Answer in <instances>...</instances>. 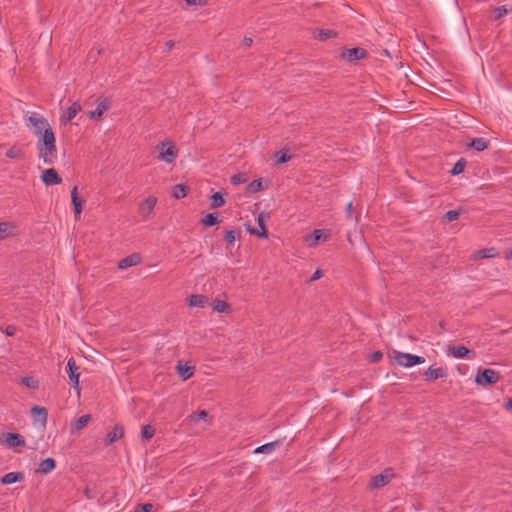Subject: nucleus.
I'll use <instances>...</instances> for the list:
<instances>
[{"label": "nucleus", "instance_id": "4be33fe9", "mask_svg": "<svg viewBox=\"0 0 512 512\" xmlns=\"http://www.w3.org/2000/svg\"><path fill=\"white\" fill-rule=\"evenodd\" d=\"M445 375L446 371L441 367L430 366L425 372V377L428 380H437L439 378H443Z\"/></svg>", "mask_w": 512, "mask_h": 512}, {"label": "nucleus", "instance_id": "a878e982", "mask_svg": "<svg viewBox=\"0 0 512 512\" xmlns=\"http://www.w3.org/2000/svg\"><path fill=\"white\" fill-rule=\"evenodd\" d=\"M213 310L218 313H230L231 307L230 305L224 301V300H214L212 303Z\"/></svg>", "mask_w": 512, "mask_h": 512}, {"label": "nucleus", "instance_id": "20e7f679", "mask_svg": "<svg viewBox=\"0 0 512 512\" xmlns=\"http://www.w3.org/2000/svg\"><path fill=\"white\" fill-rule=\"evenodd\" d=\"M395 477L394 470L392 468H386L380 474L372 477L369 482L368 488L370 490L379 489L386 486Z\"/></svg>", "mask_w": 512, "mask_h": 512}, {"label": "nucleus", "instance_id": "bb28decb", "mask_svg": "<svg viewBox=\"0 0 512 512\" xmlns=\"http://www.w3.org/2000/svg\"><path fill=\"white\" fill-rule=\"evenodd\" d=\"M334 36H336V33L331 29H318L314 32V37L320 41H325Z\"/></svg>", "mask_w": 512, "mask_h": 512}, {"label": "nucleus", "instance_id": "dca6fc26", "mask_svg": "<svg viewBox=\"0 0 512 512\" xmlns=\"http://www.w3.org/2000/svg\"><path fill=\"white\" fill-rule=\"evenodd\" d=\"M268 216L265 213H260L257 217V223L259 228L262 229V232H258L257 229L250 228L249 226L246 227L247 231L251 234L257 235L261 238H268V232L265 228V220Z\"/></svg>", "mask_w": 512, "mask_h": 512}, {"label": "nucleus", "instance_id": "9b49d317", "mask_svg": "<svg viewBox=\"0 0 512 512\" xmlns=\"http://www.w3.org/2000/svg\"><path fill=\"white\" fill-rule=\"evenodd\" d=\"M41 180L46 186H52L62 183V178L54 168L46 169L42 172Z\"/></svg>", "mask_w": 512, "mask_h": 512}, {"label": "nucleus", "instance_id": "c85d7f7f", "mask_svg": "<svg viewBox=\"0 0 512 512\" xmlns=\"http://www.w3.org/2000/svg\"><path fill=\"white\" fill-rule=\"evenodd\" d=\"M187 195V188L183 184H177L172 189V196L175 199H182Z\"/></svg>", "mask_w": 512, "mask_h": 512}, {"label": "nucleus", "instance_id": "ea45409f", "mask_svg": "<svg viewBox=\"0 0 512 512\" xmlns=\"http://www.w3.org/2000/svg\"><path fill=\"white\" fill-rule=\"evenodd\" d=\"M262 189H263V184H262L261 179L254 180L251 183H249V185H248V191L251 193H256Z\"/></svg>", "mask_w": 512, "mask_h": 512}, {"label": "nucleus", "instance_id": "473e14b6", "mask_svg": "<svg viewBox=\"0 0 512 512\" xmlns=\"http://www.w3.org/2000/svg\"><path fill=\"white\" fill-rule=\"evenodd\" d=\"M497 254H498L497 250L492 247V248H485V249L479 250L476 253V257L481 258V259L492 258V257H495Z\"/></svg>", "mask_w": 512, "mask_h": 512}, {"label": "nucleus", "instance_id": "393cba45", "mask_svg": "<svg viewBox=\"0 0 512 512\" xmlns=\"http://www.w3.org/2000/svg\"><path fill=\"white\" fill-rule=\"evenodd\" d=\"M489 145V141L485 138H475L472 139L469 143H467L468 147H471L477 151L485 150Z\"/></svg>", "mask_w": 512, "mask_h": 512}, {"label": "nucleus", "instance_id": "f257e3e1", "mask_svg": "<svg viewBox=\"0 0 512 512\" xmlns=\"http://www.w3.org/2000/svg\"><path fill=\"white\" fill-rule=\"evenodd\" d=\"M26 119L27 126L38 138L36 148L39 159L46 165H54L58 159L56 136L48 120L37 112L28 113Z\"/></svg>", "mask_w": 512, "mask_h": 512}, {"label": "nucleus", "instance_id": "6e6d98bb", "mask_svg": "<svg viewBox=\"0 0 512 512\" xmlns=\"http://www.w3.org/2000/svg\"><path fill=\"white\" fill-rule=\"evenodd\" d=\"M352 209H353V206H352V203L350 202V203H348L347 208H346L348 216L352 215Z\"/></svg>", "mask_w": 512, "mask_h": 512}, {"label": "nucleus", "instance_id": "cd10ccee", "mask_svg": "<svg viewBox=\"0 0 512 512\" xmlns=\"http://www.w3.org/2000/svg\"><path fill=\"white\" fill-rule=\"evenodd\" d=\"M471 351L465 346H455L451 349V356L457 359H461L469 355Z\"/></svg>", "mask_w": 512, "mask_h": 512}, {"label": "nucleus", "instance_id": "0eeeda50", "mask_svg": "<svg viewBox=\"0 0 512 512\" xmlns=\"http://www.w3.org/2000/svg\"><path fill=\"white\" fill-rule=\"evenodd\" d=\"M329 238V235L322 229H316L312 233L304 237V242L309 248H314L319 242H325Z\"/></svg>", "mask_w": 512, "mask_h": 512}, {"label": "nucleus", "instance_id": "5701e85b", "mask_svg": "<svg viewBox=\"0 0 512 512\" xmlns=\"http://www.w3.org/2000/svg\"><path fill=\"white\" fill-rule=\"evenodd\" d=\"M176 368L179 376L184 381L190 379L194 374V367L189 366L187 364L182 365L179 363Z\"/></svg>", "mask_w": 512, "mask_h": 512}, {"label": "nucleus", "instance_id": "e433bc0d", "mask_svg": "<svg viewBox=\"0 0 512 512\" xmlns=\"http://www.w3.org/2000/svg\"><path fill=\"white\" fill-rule=\"evenodd\" d=\"M275 157H276L277 163H279V164L286 163V162H288L291 159V155L288 154L287 151H283V150L278 151L275 154Z\"/></svg>", "mask_w": 512, "mask_h": 512}, {"label": "nucleus", "instance_id": "7c9ffc66", "mask_svg": "<svg viewBox=\"0 0 512 512\" xmlns=\"http://www.w3.org/2000/svg\"><path fill=\"white\" fill-rule=\"evenodd\" d=\"M201 222L204 226L210 227L218 224L220 220L216 213H208L207 215H205Z\"/></svg>", "mask_w": 512, "mask_h": 512}, {"label": "nucleus", "instance_id": "aec40b11", "mask_svg": "<svg viewBox=\"0 0 512 512\" xmlns=\"http://www.w3.org/2000/svg\"><path fill=\"white\" fill-rule=\"evenodd\" d=\"M140 263V256L138 254H131L123 259H121L118 263L119 269H126L132 266H136Z\"/></svg>", "mask_w": 512, "mask_h": 512}, {"label": "nucleus", "instance_id": "6ab92c4d", "mask_svg": "<svg viewBox=\"0 0 512 512\" xmlns=\"http://www.w3.org/2000/svg\"><path fill=\"white\" fill-rule=\"evenodd\" d=\"M90 415H83L78 419L74 420L70 424L71 433H78L81 431L90 421Z\"/></svg>", "mask_w": 512, "mask_h": 512}, {"label": "nucleus", "instance_id": "6e6552de", "mask_svg": "<svg viewBox=\"0 0 512 512\" xmlns=\"http://www.w3.org/2000/svg\"><path fill=\"white\" fill-rule=\"evenodd\" d=\"M1 443L6 445L8 448L24 447L25 439L19 433H5L2 435Z\"/></svg>", "mask_w": 512, "mask_h": 512}, {"label": "nucleus", "instance_id": "c03bdc74", "mask_svg": "<svg viewBox=\"0 0 512 512\" xmlns=\"http://www.w3.org/2000/svg\"><path fill=\"white\" fill-rule=\"evenodd\" d=\"M246 182V177L242 173H238L231 177V183L234 185Z\"/></svg>", "mask_w": 512, "mask_h": 512}, {"label": "nucleus", "instance_id": "2eb2a0df", "mask_svg": "<svg viewBox=\"0 0 512 512\" xmlns=\"http://www.w3.org/2000/svg\"><path fill=\"white\" fill-rule=\"evenodd\" d=\"M111 103L109 99L104 98L102 99L96 109L89 112V117L92 119H100L103 114L110 109Z\"/></svg>", "mask_w": 512, "mask_h": 512}, {"label": "nucleus", "instance_id": "58836bf2", "mask_svg": "<svg viewBox=\"0 0 512 512\" xmlns=\"http://www.w3.org/2000/svg\"><path fill=\"white\" fill-rule=\"evenodd\" d=\"M154 428L151 425H145L141 430V437L144 440L151 439L154 435Z\"/></svg>", "mask_w": 512, "mask_h": 512}, {"label": "nucleus", "instance_id": "9d476101", "mask_svg": "<svg viewBox=\"0 0 512 512\" xmlns=\"http://www.w3.org/2000/svg\"><path fill=\"white\" fill-rule=\"evenodd\" d=\"M67 372L69 379L73 384V387L79 390V366H77L76 361L73 357L69 358L67 361Z\"/></svg>", "mask_w": 512, "mask_h": 512}, {"label": "nucleus", "instance_id": "ddd939ff", "mask_svg": "<svg viewBox=\"0 0 512 512\" xmlns=\"http://www.w3.org/2000/svg\"><path fill=\"white\" fill-rule=\"evenodd\" d=\"M17 234L18 227L15 223L8 221L0 223V240L15 236Z\"/></svg>", "mask_w": 512, "mask_h": 512}, {"label": "nucleus", "instance_id": "f3484780", "mask_svg": "<svg viewBox=\"0 0 512 512\" xmlns=\"http://www.w3.org/2000/svg\"><path fill=\"white\" fill-rule=\"evenodd\" d=\"M31 415L34 421L40 422L41 426H45L47 423L48 412L47 409L40 406H34L31 409Z\"/></svg>", "mask_w": 512, "mask_h": 512}, {"label": "nucleus", "instance_id": "5fc2aeb1", "mask_svg": "<svg viewBox=\"0 0 512 512\" xmlns=\"http://www.w3.org/2000/svg\"><path fill=\"white\" fill-rule=\"evenodd\" d=\"M382 357V353L377 351L373 354V361H378Z\"/></svg>", "mask_w": 512, "mask_h": 512}, {"label": "nucleus", "instance_id": "7ed1b4c3", "mask_svg": "<svg viewBox=\"0 0 512 512\" xmlns=\"http://www.w3.org/2000/svg\"><path fill=\"white\" fill-rule=\"evenodd\" d=\"M393 358L402 367H412L414 365L423 364L425 358L422 356L413 355L410 353H404L399 351L393 352Z\"/></svg>", "mask_w": 512, "mask_h": 512}, {"label": "nucleus", "instance_id": "a211bd4d", "mask_svg": "<svg viewBox=\"0 0 512 512\" xmlns=\"http://www.w3.org/2000/svg\"><path fill=\"white\" fill-rule=\"evenodd\" d=\"M24 478L25 476L22 472H9L1 477L0 482L3 485H10L16 482H21Z\"/></svg>", "mask_w": 512, "mask_h": 512}, {"label": "nucleus", "instance_id": "1a4fd4ad", "mask_svg": "<svg viewBox=\"0 0 512 512\" xmlns=\"http://www.w3.org/2000/svg\"><path fill=\"white\" fill-rule=\"evenodd\" d=\"M82 110V106L79 102L74 101L72 104L65 110L62 111L60 115V121L62 124H67L71 120H73L77 114Z\"/></svg>", "mask_w": 512, "mask_h": 512}, {"label": "nucleus", "instance_id": "37998d69", "mask_svg": "<svg viewBox=\"0 0 512 512\" xmlns=\"http://www.w3.org/2000/svg\"><path fill=\"white\" fill-rule=\"evenodd\" d=\"M71 200H72V205H78V204H83L82 200L78 197V188L77 186L73 187V189L71 190Z\"/></svg>", "mask_w": 512, "mask_h": 512}, {"label": "nucleus", "instance_id": "a19ab883", "mask_svg": "<svg viewBox=\"0 0 512 512\" xmlns=\"http://www.w3.org/2000/svg\"><path fill=\"white\" fill-rule=\"evenodd\" d=\"M494 19L495 20H499L500 18L506 16L508 14V9L507 7L504 5V6H500V7H496L494 9Z\"/></svg>", "mask_w": 512, "mask_h": 512}, {"label": "nucleus", "instance_id": "c9c22d12", "mask_svg": "<svg viewBox=\"0 0 512 512\" xmlns=\"http://www.w3.org/2000/svg\"><path fill=\"white\" fill-rule=\"evenodd\" d=\"M277 443L276 442H270V443H267V444H264V445H261L259 447H257L255 449V453H268V452H272L275 447H276Z\"/></svg>", "mask_w": 512, "mask_h": 512}, {"label": "nucleus", "instance_id": "f704fd0d", "mask_svg": "<svg viewBox=\"0 0 512 512\" xmlns=\"http://www.w3.org/2000/svg\"><path fill=\"white\" fill-rule=\"evenodd\" d=\"M465 166H466V161L463 158L459 159L455 163L454 167L452 168L451 174L458 175V174L462 173L465 169Z\"/></svg>", "mask_w": 512, "mask_h": 512}, {"label": "nucleus", "instance_id": "39448f33", "mask_svg": "<svg viewBox=\"0 0 512 512\" xmlns=\"http://www.w3.org/2000/svg\"><path fill=\"white\" fill-rule=\"evenodd\" d=\"M500 373L494 369H484L482 371H478L475 382L480 386H487L490 384H495L500 380Z\"/></svg>", "mask_w": 512, "mask_h": 512}, {"label": "nucleus", "instance_id": "a18cd8bd", "mask_svg": "<svg viewBox=\"0 0 512 512\" xmlns=\"http://www.w3.org/2000/svg\"><path fill=\"white\" fill-rule=\"evenodd\" d=\"M445 218L449 222L455 221V220H457L459 218V212L456 211V210H449V211L446 212Z\"/></svg>", "mask_w": 512, "mask_h": 512}, {"label": "nucleus", "instance_id": "72a5a7b5", "mask_svg": "<svg viewBox=\"0 0 512 512\" xmlns=\"http://www.w3.org/2000/svg\"><path fill=\"white\" fill-rule=\"evenodd\" d=\"M21 382L23 385H25L28 388H31V389L39 388V381L36 380L34 377H31V376L23 377Z\"/></svg>", "mask_w": 512, "mask_h": 512}, {"label": "nucleus", "instance_id": "49530a36", "mask_svg": "<svg viewBox=\"0 0 512 512\" xmlns=\"http://www.w3.org/2000/svg\"><path fill=\"white\" fill-rule=\"evenodd\" d=\"M185 2L192 6H205L208 4V0H185Z\"/></svg>", "mask_w": 512, "mask_h": 512}, {"label": "nucleus", "instance_id": "de8ad7c7", "mask_svg": "<svg viewBox=\"0 0 512 512\" xmlns=\"http://www.w3.org/2000/svg\"><path fill=\"white\" fill-rule=\"evenodd\" d=\"M73 208H74L75 218L78 219L82 213L83 204L74 205Z\"/></svg>", "mask_w": 512, "mask_h": 512}, {"label": "nucleus", "instance_id": "423d86ee", "mask_svg": "<svg viewBox=\"0 0 512 512\" xmlns=\"http://www.w3.org/2000/svg\"><path fill=\"white\" fill-rule=\"evenodd\" d=\"M157 197L150 195L143 199L138 205V212L143 220L151 218L157 205Z\"/></svg>", "mask_w": 512, "mask_h": 512}, {"label": "nucleus", "instance_id": "79ce46f5", "mask_svg": "<svg viewBox=\"0 0 512 512\" xmlns=\"http://www.w3.org/2000/svg\"><path fill=\"white\" fill-rule=\"evenodd\" d=\"M208 417V413L205 410L198 411L191 415V419L193 422H198L200 420H205Z\"/></svg>", "mask_w": 512, "mask_h": 512}, {"label": "nucleus", "instance_id": "f03ea898", "mask_svg": "<svg viewBox=\"0 0 512 512\" xmlns=\"http://www.w3.org/2000/svg\"><path fill=\"white\" fill-rule=\"evenodd\" d=\"M156 150L159 151L158 159L171 164L178 156V149L170 140H164L156 146Z\"/></svg>", "mask_w": 512, "mask_h": 512}, {"label": "nucleus", "instance_id": "c756f323", "mask_svg": "<svg viewBox=\"0 0 512 512\" xmlns=\"http://www.w3.org/2000/svg\"><path fill=\"white\" fill-rule=\"evenodd\" d=\"M225 204V199L223 197V194L221 192H215L211 196V208H219L222 207Z\"/></svg>", "mask_w": 512, "mask_h": 512}, {"label": "nucleus", "instance_id": "2f4dec72", "mask_svg": "<svg viewBox=\"0 0 512 512\" xmlns=\"http://www.w3.org/2000/svg\"><path fill=\"white\" fill-rule=\"evenodd\" d=\"M24 152L22 148L18 146H12L10 149L7 150L6 156L11 159H21L23 158Z\"/></svg>", "mask_w": 512, "mask_h": 512}, {"label": "nucleus", "instance_id": "b1692460", "mask_svg": "<svg viewBox=\"0 0 512 512\" xmlns=\"http://www.w3.org/2000/svg\"><path fill=\"white\" fill-rule=\"evenodd\" d=\"M56 467V462L53 458H46L39 464V471L42 474H48L53 471Z\"/></svg>", "mask_w": 512, "mask_h": 512}, {"label": "nucleus", "instance_id": "3c124183", "mask_svg": "<svg viewBox=\"0 0 512 512\" xmlns=\"http://www.w3.org/2000/svg\"><path fill=\"white\" fill-rule=\"evenodd\" d=\"M252 42H253L252 38H250V37H245V38L243 39V41H242V45H243L244 47H250V46H251V44H252Z\"/></svg>", "mask_w": 512, "mask_h": 512}, {"label": "nucleus", "instance_id": "4c0bfd02", "mask_svg": "<svg viewBox=\"0 0 512 512\" xmlns=\"http://www.w3.org/2000/svg\"><path fill=\"white\" fill-rule=\"evenodd\" d=\"M240 239V234L235 230H228L225 233V240L229 244H233L235 241Z\"/></svg>", "mask_w": 512, "mask_h": 512}, {"label": "nucleus", "instance_id": "864d4df0", "mask_svg": "<svg viewBox=\"0 0 512 512\" xmlns=\"http://www.w3.org/2000/svg\"><path fill=\"white\" fill-rule=\"evenodd\" d=\"M175 46V42L173 40H169L165 43V47L167 50L172 49Z\"/></svg>", "mask_w": 512, "mask_h": 512}, {"label": "nucleus", "instance_id": "13d9d810", "mask_svg": "<svg viewBox=\"0 0 512 512\" xmlns=\"http://www.w3.org/2000/svg\"><path fill=\"white\" fill-rule=\"evenodd\" d=\"M506 258L512 260V249L508 252V254L506 255Z\"/></svg>", "mask_w": 512, "mask_h": 512}, {"label": "nucleus", "instance_id": "4468645a", "mask_svg": "<svg viewBox=\"0 0 512 512\" xmlns=\"http://www.w3.org/2000/svg\"><path fill=\"white\" fill-rule=\"evenodd\" d=\"M186 302L190 307L205 308L209 304V299L202 294H192L186 298Z\"/></svg>", "mask_w": 512, "mask_h": 512}, {"label": "nucleus", "instance_id": "f8f14e48", "mask_svg": "<svg viewBox=\"0 0 512 512\" xmlns=\"http://www.w3.org/2000/svg\"><path fill=\"white\" fill-rule=\"evenodd\" d=\"M366 57V51L362 48L346 49L342 52V58L348 62L360 60Z\"/></svg>", "mask_w": 512, "mask_h": 512}, {"label": "nucleus", "instance_id": "09e8293b", "mask_svg": "<svg viewBox=\"0 0 512 512\" xmlns=\"http://www.w3.org/2000/svg\"><path fill=\"white\" fill-rule=\"evenodd\" d=\"M323 276L322 271L320 269H317L314 274L310 278V282L316 281L320 279Z\"/></svg>", "mask_w": 512, "mask_h": 512}, {"label": "nucleus", "instance_id": "4d7b16f0", "mask_svg": "<svg viewBox=\"0 0 512 512\" xmlns=\"http://www.w3.org/2000/svg\"><path fill=\"white\" fill-rule=\"evenodd\" d=\"M506 408L512 411V398L507 401Z\"/></svg>", "mask_w": 512, "mask_h": 512}, {"label": "nucleus", "instance_id": "8fccbe9b", "mask_svg": "<svg viewBox=\"0 0 512 512\" xmlns=\"http://www.w3.org/2000/svg\"><path fill=\"white\" fill-rule=\"evenodd\" d=\"M5 333L8 336H13L16 333V327L13 325H8L5 329Z\"/></svg>", "mask_w": 512, "mask_h": 512}, {"label": "nucleus", "instance_id": "412c9836", "mask_svg": "<svg viewBox=\"0 0 512 512\" xmlns=\"http://www.w3.org/2000/svg\"><path fill=\"white\" fill-rule=\"evenodd\" d=\"M124 435V428L123 426L121 425H116L112 431H110L108 434H107V437H106V444L107 445H110L112 443H114L115 441L121 439Z\"/></svg>", "mask_w": 512, "mask_h": 512}, {"label": "nucleus", "instance_id": "603ef678", "mask_svg": "<svg viewBox=\"0 0 512 512\" xmlns=\"http://www.w3.org/2000/svg\"><path fill=\"white\" fill-rule=\"evenodd\" d=\"M152 508H153V505L150 503H145L141 507L143 512H150Z\"/></svg>", "mask_w": 512, "mask_h": 512}]
</instances>
